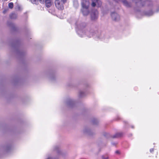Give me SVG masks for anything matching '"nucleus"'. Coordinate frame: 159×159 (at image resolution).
Wrapping results in <instances>:
<instances>
[{
    "label": "nucleus",
    "mask_w": 159,
    "mask_h": 159,
    "mask_svg": "<svg viewBox=\"0 0 159 159\" xmlns=\"http://www.w3.org/2000/svg\"><path fill=\"white\" fill-rule=\"evenodd\" d=\"M77 26L76 31L78 35L81 37H84L86 35L87 37L91 38L94 36L97 39H105V37L103 32H98L97 31H94L93 29L85 28L86 24L84 23H82L78 24V22L75 23Z\"/></svg>",
    "instance_id": "1"
},
{
    "label": "nucleus",
    "mask_w": 159,
    "mask_h": 159,
    "mask_svg": "<svg viewBox=\"0 0 159 159\" xmlns=\"http://www.w3.org/2000/svg\"><path fill=\"white\" fill-rule=\"evenodd\" d=\"M141 0H133V1L137 5H139V3L140 4L139 5L140 6H143L145 5L149 6L152 4V2L150 0H147L143 2H142Z\"/></svg>",
    "instance_id": "2"
},
{
    "label": "nucleus",
    "mask_w": 159,
    "mask_h": 159,
    "mask_svg": "<svg viewBox=\"0 0 159 159\" xmlns=\"http://www.w3.org/2000/svg\"><path fill=\"white\" fill-rule=\"evenodd\" d=\"M66 103V106L69 107H74L75 104V101L70 98L67 99Z\"/></svg>",
    "instance_id": "3"
},
{
    "label": "nucleus",
    "mask_w": 159,
    "mask_h": 159,
    "mask_svg": "<svg viewBox=\"0 0 159 159\" xmlns=\"http://www.w3.org/2000/svg\"><path fill=\"white\" fill-rule=\"evenodd\" d=\"M55 3L56 7L59 9L62 10L64 9V6L63 4L60 2L59 0H56Z\"/></svg>",
    "instance_id": "4"
},
{
    "label": "nucleus",
    "mask_w": 159,
    "mask_h": 159,
    "mask_svg": "<svg viewBox=\"0 0 159 159\" xmlns=\"http://www.w3.org/2000/svg\"><path fill=\"white\" fill-rule=\"evenodd\" d=\"M98 16V12L97 10H92L91 13V17L92 20H94L96 19Z\"/></svg>",
    "instance_id": "5"
},
{
    "label": "nucleus",
    "mask_w": 159,
    "mask_h": 159,
    "mask_svg": "<svg viewBox=\"0 0 159 159\" xmlns=\"http://www.w3.org/2000/svg\"><path fill=\"white\" fill-rule=\"evenodd\" d=\"M102 5V2L100 0H92L91 5L93 7L97 6L98 7H100Z\"/></svg>",
    "instance_id": "6"
},
{
    "label": "nucleus",
    "mask_w": 159,
    "mask_h": 159,
    "mask_svg": "<svg viewBox=\"0 0 159 159\" xmlns=\"http://www.w3.org/2000/svg\"><path fill=\"white\" fill-rule=\"evenodd\" d=\"M87 93V89H84L83 90H80L79 92V96L80 98L84 97L86 95Z\"/></svg>",
    "instance_id": "7"
},
{
    "label": "nucleus",
    "mask_w": 159,
    "mask_h": 159,
    "mask_svg": "<svg viewBox=\"0 0 159 159\" xmlns=\"http://www.w3.org/2000/svg\"><path fill=\"white\" fill-rule=\"evenodd\" d=\"M111 16L112 19L115 21H117L119 19V15L115 12H113L111 13Z\"/></svg>",
    "instance_id": "8"
},
{
    "label": "nucleus",
    "mask_w": 159,
    "mask_h": 159,
    "mask_svg": "<svg viewBox=\"0 0 159 159\" xmlns=\"http://www.w3.org/2000/svg\"><path fill=\"white\" fill-rule=\"evenodd\" d=\"M81 11L83 15L84 16H87L89 13L88 8L82 9H81Z\"/></svg>",
    "instance_id": "9"
},
{
    "label": "nucleus",
    "mask_w": 159,
    "mask_h": 159,
    "mask_svg": "<svg viewBox=\"0 0 159 159\" xmlns=\"http://www.w3.org/2000/svg\"><path fill=\"white\" fill-rule=\"evenodd\" d=\"M154 12L152 10H149L146 11L144 12V14L147 16H150L152 15L154 13Z\"/></svg>",
    "instance_id": "10"
},
{
    "label": "nucleus",
    "mask_w": 159,
    "mask_h": 159,
    "mask_svg": "<svg viewBox=\"0 0 159 159\" xmlns=\"http://www.w3.org/2000/svg\"><path fill=\"white\" fill-rule=\"evenodd\" d=\"M124 5L127 7H130L131 6V3L128 2L126 0H122Z\"/></svg>",
    "instance_id": "11"
},
{
    "label": "nucleus",
    "mask_w": 159,
    "mask_h": 159,
    "mask_svg": "<svg viewBox=\"0 0 159 159\" xmlns=\"http://www.w3.org/2000/svg\"><path fill=\"white\" fill-rule=\"evenodd\" d=\"M83 132L89 135H91V130L88 128H85L83 130Z\"/></svg>",
    "instance_id": "12"
},
{
    "label": "nucleus",
    "mask_w": 159,
    "mask_h": 159,
    "mask_svg": "<svg viewBox=\"0 0 159 159\" xmlns=\"http://www.w3.org/2000/svg\"><path fill=\"white\" fill-rule=\"evenodd\" d=\"M45 5L47 7H50L51 5V0H45Z\"/></svg>",
    "instance_id": "13"
},
{
    "label": "nucleus",
    "mask_w": 159,
    "mask_h": 159,
    "mask_svg": "<svg viewBox=\"0 0 159 159\" xmlns=\"http://www.w3.org/2000/svg\"><path fill=\"white\" fill-rule=\"evenodd\" d=\"M88 2H85L84 1H83L82 2V5L83 7L82 9L87 8H88V5L87 3Z\"/></svg>",
    "instance_id": "14"
},
{
    "label": "nucleus",
    "mask_w": 159,
    "mask_h": 159,
    "mask_svg": "<svg viewBox=\"0 0 159 159\" xmlns=\"http://www.w3.org/2000/svg\"><path fill=\"white\" fill-rule=\"evenodd\" d=\"M17 17V15L15 13H12L10 15V17L11 19H15Z\"/></svg>",
    "instance_id": "15"
},
{
    "label": "nucleus",
    "mask_w": 159,
    "mask_h": 159,
    "mask_svg": "<svg viewBox=\"0 0 159 159\" xmlns=\"http://www.w3.org/2000/svg\"><path fill=\"white\" fill-rule=\"evenodd\" d=\"M123 134L122 133H116L113 136V138H116L120 137L122 136Z\"/></svg>",
    "instance_id": "16"
},
{
    "label": "nucleus",
    "mask_w": 159,
    "mask_h": 159,
    "mask_svg": "<svg viewBox=\"0 0 159 159\" xmlns=\"http://www.w3.org/2000/svg\"><path fill=\"white\" fill-rule=\"evenodd\" d=\"M54 150L57 151L58 153L60 154V150L59 149V147L58 146H56L54 148Z\"/></svg>",
    "instance_id": "17"
},
{
    "label": "nucleus",
    "mask_w": 159,
    "mask_h": 159,
    "mask_svg": "<svg viewBox=\"0 0 159 159\" xmlns=\"http://www.w3.org/2000/svg\"><path fill=\"white\" fill-rule=\"evenodd\" d=\"M7 25L10 27L12 28H14L15 27V25L11 22L8 21Z\"/></svg>",
    "instance_id": "18"
},
{
    "label": "nucleus",
    "mask_w": 159,
    "mask_h": 159,
    "mask_svg": "<svg viewBox=\"0 0 159 159\" xmlns=\"http://www.w3.org/2000/svg\"><path fill=\"white\" fill-rule=\"evenodd\" d=\"M74 6L75 8H77L79 6L78 3L77 1H74Z\"/></svg>",
    "instance_id": "19"
},
{
    "label": "nucleus",
    "mask_w": 159,
    "mask_h": 159,
    "mask_svg": "<svg viewBox=\"0 0 159 159\" xmlns=\"http://www.w3.org/2000/svg\"><path fill=\"white\" fill-rule=\"evenodd\" d=\"M12 47L15 49H18V43H16L15 44L12 45Z\"/></svg>",
    "instance_id": "20"
},
{
    "label": "nucleus",
    "mask_w": 159,
    "mask_h": 159,
    "mask_svg": "<svg viewBox=\"0 0 159 159\" xmlns=\"http://www.w3.org/2000/svg\"><path fill=\"white\" fill-rule=\"evenodd\" d=\"M92 122L93 124H96L98 123V121L97 119H94L92 120Z\"/></svg>",
    "instance_id": "21"
},
{
    "label": "nucleus",
    "mask_w": 159,
    "mask_h": 159,
    "mask_svg": "<svg viewBox=\"0 0 159 159\" xmlns=\"http://www.w3.org/2000/svg\"><path fill=\"white\" fill-rule=\"evenodd\" d=\"M8 6L9 8H12L13 7V3L12 2H10L8 4Z\"/></svg>",
    "instance_id": "22"
},
{
    "label": "nucleus",
    "mask_w": 159,
    "mask_h": 159,
    "mask_svg": "<svg viewBox=\"0 0 159 159\" xmlns=\"http://www.w3.org/2000/svg\"><path fill=\"white\" fill-rule=\"evenodd\" d=\"M17 52L18 54L20 55H23L24 53L22 51H20L18 49L17 50Z\"/></svg>",
    "instance_id": "23"
},
{
    "label": "nucleus",
    "mask_w": 159,
    "mask_h": 159,
    "mask_svg": "<svg viewBox=\"0 0 159 159\" xmlns=\"http://www.w3.org/2000/svg\"><path fill=\"white\" fill-rule=\"evenodd\" d=\"M103 159H108V157L107 155H103L102 156Z\"/></svg>",
    "instance_id": "24"
},
{
    "label": "nucleus",
    "mask_w": 159,
    "mask_h": 159,
    "mask_svg": "<svg viewBox=\"0 0 159 159\" xmlns=\"http://www.w3.org/2000/svg\"><path fill=\"white\" fill-rule=\"evenodd\" d=\"M104 136L106 137L107 138H108L110 137V135L109 134L107 133H105L104 134Z\"/></svg>",
    "instance_id": "25"
},
{
    "label": "nucleus",
    "mask_w": 159,
    "mask_h": 159,
    "mask_svg": "<svg viewBox=\"0 0 159 159\" xmlns=\"http://www.w3.org/2000/svg\"><path fill=\"white\" fill-rule=\"evenodd\" d=\"M37 0H31V2L33 3H35Z\"/></svg>",
    "instance_id": "26"
},
{
    "label": "nucleus",
    "mask_w": 159,
    "mask_h": 159,
    "mask_svg": "<svg viewBox=\"0 0 159 159\" xmlns=\"http://www.w3.org/2000/svg\"><path fill=\"white\" fill-rule=\"evenodd\" d=\"M41 3H43L45 0H39Z\"/></svg>",
    "instance_id": "27"
},
{
    "label": "nucleus",
    "mask_w": 159,
    "mask_h": 159,
    "mask_svg": "<svg viewBox=\"0 0 159 159\" xmlns=\"http://www.w3.org/2000/svg\"><path fill=\"white\" fill-rule=\"evenodd\" d=\"M50 77L51 79L52 80L53 79V78H54V76L53 75H52L50 76Z\"/></svg>",
    "instance_id": "28"
},
{
    "label": "nucleus",
    "mask_w": 159,
    "mask_h": 159,
    "mask_svg": "<svg viewBox=\"0 0 159 159\" xmlns=\"http://www.w3.org/2000/svg\"><path fill=\"white\" fill-rule=\"evenodd\" d=\"M154 151V149L153 148H151L150 149V151L151 152H153Z\"/></svg>",
    "instance_id": "29"
},
{
    "label": "nucleus",
    "mask_w": 159,
    "mask_h": 159,
    "mask_svg": "<svg viewBox=\"0 0 159 159\" xmlns=\"http://www.w3.org/2000/svg\"><path fill=\"white\" fill-rule=\"evenodd\" d=\"M116 153V154H120V152L119 151H116L115 152Z\"/></svg>",
    "instance_id": "30"
},
{
    "label": "nucleus",
    "mask_w": 159,
    "mask_h": 159,
    "mask_svg": "<svg viewBox=\"0 0 159 159\" xmlns=\"http://www.w3.org/2000/svg\"><path fill=\"white\" fill-rule=\"evenodd\" d=\"M66 0H61V1L63 2V3H64L66 2Z\"/></svg>",
    "instance_id": "31"
},
{
    "label": "nucleus",
    "mask_w": 159,
    "mask_h": 159,
    "mask_svg": "<svg viewBox=\"0 0 159 159\" xmlns=\"http://www.w3.org/2000/svg\"><path fill=\"white\" fill-rule=\"evenodd\" d=\"M159 11V8H158L157 9V10L156 11V12H158V11Z\"/></svg>",
    "instance_id": "32"
},
{
    "label": "nucleus",
    "mask_w": 159,
    "mask_h": 159,
    "mask_svg": "<svg viewBox=\"0 0 159 159\" xmlns=\"http://www.w3.org/2000/svg\"><path fill=\"white\" fill-rule=\"evenodd\" d=\"M114 0L116 2H118L119 1H120V0Z\"/></svg>",
    "instance_id": "33"
},
{
    "label": "nucleus",
    "mask_w": 159,
    "mask_h": 159,
    "mask_svg": "<svg viewBox=\"0 0 159 159\" xmlns=\"http://www.w3.org/2000/svg\"><path fill=\"white\" fill-rule=\"evenodd\" d=\"M131 127L132 128H134V126L133 125H131Z\"/></svg>",
    "instance_id": "34"
},
{
    "label": "nucleus",
    "mask_w": 159,
    "mask_h": 159,
    "mask_svg": "<svg viewBox=\"0 0 159 159\" xmlns=\"http://www.w3.org/2000/svg\"><path fill=\"white\" fill-rule=\"evenodd\" d=\"M5 12H6V11H5V10H4V11H3V13H5Z\"/></svg>",
    "instance_id": "35"
},
{
    "label": "nucleus",
    "mask_w": 159,
    "mask_h": 159,
    "mask_svg": "<svg viewBox=\"0 0 159 159\" xmlns=\"http://www.w3.org/2000/svg\"><path fill=\"white\" fill-rule=\"evenodd\" d=\"M86 86H88V84H87L86 85Z\"/></svg>",
    "instance_id": "36"
},
{
    "label": "nucleus",
    "mask_w": 159,
    "mask_h": 159,
    "mask_svg": "<svg viewBox=\"0 0 159 159\" xmlns=\"http://www.w3.org/2000/svg\"><path fill=\"white\" fill-rule=\"evenodd\" d=\"M9 148H8L7 149V151H8V150L9 149Z\"/></svg>",
    "instance_id": "37"
},
{
    "label": "nucleus",
    "mask_w": 159,
    "mask_h": 159,
    "mask_svg": "<svg viewBox=\"0 0 159 159\" xmlns=\"http://www.w3.org/2000/svg\"><path fill=\"white\" fill-rule=\"evenodd\" d=\"M112 144L113 145H116V144H113V143H112Z\"/></svg>",
    "instance_id": "38"
},
{
    "label": "nucleus",
    "mask_w": 159,
    "mask_h": 159,
    "mask_svg": "<svg viewBox=\"0 0 159 159\" xmlns=\"http://www.w3.org/2000/svg\"><path fill=\"white\" fill-rule=\"evenodd\" d=\"M5 1H7L8 0H5Z\"/></svg>",
    "instance_id": "39"
}]
</instances>
